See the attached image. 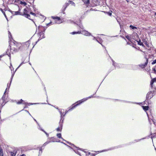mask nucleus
Wrapping results in <instances>:
<instances>
[{
  "mask_svg": "<svg viewBox=\"0 0 156 156\" xmlns=\"http://www.w3.org/2000/svg\"><path fill=\"white\" fill-rule=\"evenodd\" d=\"M156 63V59L154 60L153 62H152V64L153 65Z\"/></svg>",
  "mask_w": 156,
  "mask_h": 156,
  "instance_id": "2f4dec72",
  "label": "nucleus"
},
{
  "mask_svg": "<svg viewBox=\"0 0 156 156\" xmlns=\"http://www.w3.org/2000/svg\"><path fill=\"white\" fill-rule=\"evenodd\" d=\"M145 44L146 45V46L148 47H149V45L148 44H147V41H146L145 42Z\"/></svg>",
  "mask_w": 156,
  "mask_h": 156,
  "instance_id": "72a5a7b5",
  "label": "nucleus"
},
{
  "mask_svg": "<svg viewBox=\"0 0 156 156\" xmlns=\"http://www.w3.org/2000/svg\"><path fill=\"white\" fill-rule=\"evenodd\" d=\"M80 28H81V29L83 28H81V27H80Z\"/></svg>",
  "mask_w": 156,
  "mask_h": 156,
  "instance_id": "c03bdc74",
  "label": "nucleus"
},
{
  "mask_svg": "<svg viewBox=\"0 0 156 156\" xmlns=\"http://www.w3.org/2000/svg\"><path fill=\"white\" fill-rule=\"evenodd\" d=\"M155 15H156V13H155Z\"/></svg>",
  "mask_w": 156,
  "mask_h": 156,
  "instance_id": "49530a36",
  "label": "nucleus"
},
{
  "mask_svg": "<svg viewBox=\"0 0 156 156\" xmlns=\"http://www.w3.org/2000/svg\"><path fill=\"white\" fill-rule=\"evenodd\" d=\"M138 43V44L140 45H141L143 47H144V44H143V43L141 41V40L139 39V41H137Z\"/></svg>",
  "mask_w": 156,
  "mask_h": 156,
  "instance_id": "6ab92c4d",
  "label": "nucleus"
},
{
  "mask_svg": "<svg viewBox=\"0 0 156 156\" xmlns=\"http://www.w3.org/2000/svg\"><path fill=\"white\" fill-rule=\"evenodd\" d=\"M30 41H27L24 43L21 44V50L23 51L27 49L30 46Z\"/></svg>",
  "mask_w": 156,
  "mask_h": 156,
  "instance_id": "20e7f679",
  "label": "nucleus"
},
{
  "mask_svg": "<svg viewBox=\"0 0 156 156\" xmlns=\"http://www.w3.org/2000/svg\"><path fill=\"white\" fill-rule=\"evenodd\" d=\"M155 137H156V134H155L154 136H151L152 139L153 138H155Z\"/></svg>",
  "mask_w": 156,
  "mask_h": 156,
  "instance_id": "e433bc0d",
  "label": "nucleus"
},
{
  "mask_svg": "<svg viewBox=\"0 0 156 156\" xmlns=\"http://www.w3.org/2000/svg\"><path fill=\"white\" fill-rule=\"evenodd\" d=\"M20 3L21 4L23 5L24 6H26L27 5V3L25 2H23L20 1Z\"/></svg>",
  "mask_w": 156,
  "mask_h": 156,
  "instance_id": "5701e85b",
  "label": "nucleus"
},
{
  "mask_svg": "<svg viewBox=\"0 0 156 156\" xmlns=\"http://www.w3.org/2000/svg\"><path fill=\"white\" fill-rule=\"evenodd\" d=\"M60 114H61V118H62L63 117H64L65 114H63V113H62V112H60Z\"/></svg>",
  "mask_w": 156,
  "mask_h": 156,
  "instance_id": "7c9ffc66",
  "label": "nucleus"
},
{
  "mask_svg": "<svg viewBox=\"0 0 156 156\" xmlns=\"http://www.w3.org/2000/svg\"><path fill=\"white\" fill-rule=\"evenodd\" d=\"M52 22H50L49 23H48V24H47V26H49L50 24H52Z\"/></svg>",
  "mask_w": 156,
  "mask_h": 156,
  "instance_id": "f704fd0d",
  "label": "nucleus"
},
{
  "mask_svg": "<svg viewBox=\"0 0 156 156\" xmlns=\"http://www.w3.org/2000/svg\"><path fill=\"white\" fill-rule=\"evenodd\" d=\"M69 2L70 4H71L73 5H75V3L72 1H69Z\"/></svg>",
  "mask_w": 156,
  "mask_h": 156,
  "instance_id": "bb28decb",
  "label": "nucleus"
},
{
  "mask_svg": "<svg viewBox=\"0 0 156 156\" xmlns=\"http://www.w3.org/2000/svg\"><path fill=\"white\" fill-rule=\"evenodd\" d=\"M41 130L43 131L47 135V137L49 136V134L46 133L44 130L43 129H41Z\"/></svg>",
  "mask_w": 156,
  "mask_h": 156,
  "instance_id": "a878e982",
  "label": "nucleus"
},
{
  "mask_svg": "<svg viewBox=\"0 0 156 156\" xmlns=\"http://www.w3.org/2000/svg\"><path fill=\"white\" fill-rule=\"evenodd\" d=\"M71 34L73 35L77 34H81V31L78 32H73L71 33Z\"/></svg>",
  "mask_w": 156,
  "mask_h": 156,
  "instance_id": "4be33fe9",
  "label": "nucleus"
},
{
  "mask_svg": "<svg viewBox=\"0 0 156 156\" xmlns=\"http://www.w3.org/2000/svg\"><path fill=\"white\" fill-rule=\"evenodd\" d=\"M145 44L146 45V46L148 47H149V45L148 44H147V41H146L145 42Z\"/></svg>",
  "mask_w": 156,
  "mask_h": 156,
  "instance_id": "473e14b6",
  "label": "nucleus"
},
{
  "mask_svg": "<svg viewBox=\"0 0 156 156\" xmlns=\"http://www.w3.org/2000/svg\"><path fill=\"white\" fill-rule=\"evenodd\" d=\"M7 88H6V89L5 90V91L4 92V95H3L2 97V98L0 100H2L3 101L4 103H5L6 104L7 102L6 101V96L5 93L6 92Z\"/></svg>",
  "mask_w": 156,
  "mask_h": 156,
  "instance_id": "9d476101",
  "label": "nucleus"
},
{
  "mask_svg": "<svg viewBox=\"0 0 156 156\" xmlns=\"http://www.w3.org/2000/svg\"><path fill=\"white\" fill-rule=\"evenodd\" d=\"M142 108H143V110L146 112V111L148 110L149 107L148 106H142Z\"/></svg>",
  "mask_w": 156,
  "mask_h": 156,
  "instance_id": "f3484780",
  "label": "nucleus"
},
{
  "mask_svg": "<svg viewBox=\"0 0 156 156\" xmlns=\"http://www.w3.org/2000/svg\"><path fill=\"white\" fill-rule=\"evenodd\" d=\"M62 124L61 123L60 124L59 126L56 129V130L57 131H61L62 129Z\"/></svg>",
  "mask_w": 156,
  "mask_h": 156,
  "instance_id": "4468645a",
  "label": "nucleus"
},
{
  "mask_svg": "<svg viewBox=\"0 0 156 156\" xmlns=\"http://www.w3.org/2000/svg\"><path fill=\"white\" fill-rule=\"evenodd\" d=\"M19 8L18 10L17 11H13V14L15 15H20L26 18H30V16L28 15L29 10L28 8H25L23 9V12H20V9L19 8V6H18Z\"/></svg>",
  "mask_w": 156,
  "mask_h": 156,
  "instance_id": "f03ea898",
  "label": "nucleus"
},
{
  "mask_svg": "<svg viewBox=\"0 0 156 156\" xmlns=\"http://www.w3.org/2000/svg\"><path fill=\"white\" fill-rule=\"evenodd\" d=\"M10 153L11 156H15L17 153V151L14 150L13 151L10 152Z\"/></svg>",
  "mask_w": 156,
  "mask_h": 156,
  "instance_id": "a211bd4d",
  "label": "nucleus"
},
{
  "mask_svg": "<svg viewBox=\"0 0 156 156\" xmlns=\"http://www.w3.org/2000/svg\"><path fill=\"white\" fill-rule=\"evenodd\" d=\"M7 86H8V85H9V83H8L7 84Z\"/></svg>",
  "mask_w": 156,
  "mask_h": 156,
  "instance_id": "79ce46f5",
  "label": "nucleus"
},
{
  "mask_svg": "<svg viewBox=\"0 0 156 156\" xmlns=\"http://www.w3.org/2000/svg\"><path fill=\"white\" fill-rule=\"evenodd\" d=\"M154 91H150L148 92L147 94L146 100L145 101L147 102L148 104L151 103L149 102V100L153 97L154 96Z\"/></svg>",
  "mask_w": 156,
  "mask_h": 156,
  "instance_id": "39448f33",
  "label": "nucleus"
},
{
  "mask_svg": "<svg viewBox=\"0 0 156 156\" xmlns=\"http://www.w3.org/2000/svg\"><path fill=\"white\" fill-rule=\"evenodd\" d=\"M82 33H81V34H83L84 35L86 36H90L91 35V34L88 32L86 30H83L82 31Z\"/></svg>",
  "mask_w": 156,
  "mask_h": 156,
  "instance_id": "9b49d317",
  "label": "nucleus"
},
{
  "mask_svg": "<svg viewBox=\"0 0 156 156\" xmlns=\"http://www.w3.org/2000/svg\"><path fill=\"white\" fill-rule=\"evenodd\" d=\"M20 156H26V155L24 154H23L21 155Z\"/></svg>",
  "mask_w": 156,
  "mask_h": 156,
  "instance_id": "ea45409f",
  "label": "nucleus"
},
{
  "mask_svg": "<svg viewBox=\"0 0 156 156\" xmlns=\"http://www.w3.org/2000/svg\"><path fill=\"white\" fill-rule=\"evenodd\" d=\"M49 142H47L45 143L43 145L42 147L43 146H45L46 145L48 144L49 143Z\"/></svg>",
  "mask_w": 156,
  "mask_h": 156,
  "instance_id": "c756f323",
  "label": "nucleus"
},
{
  "mask_svg": "<svg viewBox=\"0 0 156 156\" xmlns=\"http://www.w3.org/2000/svg\"><path fill=\"white\" fill-rule=\"evenodd\" d=\"M10 0H9V2H10V3H11V4H13L12 3V1H11Z\"/></svg>",
  "mask_w": 156,
  "mask_h": 156,
  "instance_id": "58836bf2",
  "label": "nucleus"
},
{
  "mask_svg": "<svg viewBox=\"0 0 156 156\" xmlns=\"http://www.w3.org/2000/svg\"><path fill=\"white\" fill-rule=\"evenodd\" d=\"M80 28H81V29L83 28H81V27H80Z\"/></svg>",
  "mask_w": 156,
  "mask_h": 156,
  "instance_id": "37998d69",
  "label": "nucleus"
},
{
  "mask_svg": "<svg viewBox=\"0 0 156 156\" xmlns=\"http://www.w3.org/2000/svg\"><path fill=\"white\" fill-rule=\"evenodd\" d=\"M10 1H12V3L15 4H16L17 3H20V0H11Z\"/></svg>",
  "mask_w": 156,
  "mask_h": 156,
  "instance_id": "dca6fc26",
  "label": "nucleus"
},
{
  "mask_svg": "<svg viewBox=\"0 0 156 156\" xmlns=\"http://www.w3.org/2000/svg\"><path fill=\"white\" fill-rule=\"evenodd\" d=\"M153 71L154 72V73H156V69L155 68H154L153 69Z\"/></svg>",
  "mask_w": 156,
  "mask_h": 156,
  "instance_id": "c9c22d12",
  "label": "nucleus"
},
{
  "mask_svg": "<svg viewBox=\"0 0 156 156\" xmlns=\"http://www.w3.org/2000/svg\"><path fill=\"white\" fill-rule=\"evenodd\" d=\"M10 51L8 49L6 51V54L10 58L11 52L12 54L16 53L21 50V43L14 41L11 42L9 44Z\"/></svg>",
  "mask_w": 156,
  "mask_h": 156,
  "instance_id": "f257e3e1",
  "label": "nucleus"
},
{
  "mask_svg": "<svg viewBox=\"0 0 156 156\" xmlns=\"http://www.w3.org/2000/svg\"><path fill=\"white\" fill-rule=\"evenodd\" d=\"M5 104V103H4L2 100H0V110Z\"/></svg>",
  "mask_w": 156,
  "mask_h": 156,
  "instance_id": "2eb2a0df",
  "label": "nucleus"
},
{
  "mask_svg": "<svg viewBox=\"0 0 156 156\" xmlns=\"http://www.w3.org/2000/svg\"><path fill=\"white\" fill-rule=\"evenodd\" d=\"M108 14L110 16H111L112 15V13L111 12H108Z\"/></svg>",
  "mask_w": 156,
  "mask_h": 156,
  "instance_id": "4c0bfd02",
  "label": "nucleus"
},
{
  "mask_svg": "<svg viewBox=\"0 0 156 156\" xmlns=\"http://www.w3.org/2000/svg\"><path fill=\"white\" fill-rule=\"evenodd\" d=\"M155 81L156 82V78H154L151 80L150 82V86L152 88H153V84Z\"/></svg>",
  "mask_w": 156,
  "mask_h": 156,
  "instance_id": "ddd939ff",
  "label": "nucleus"
},
{
  "mask_svg": "<svg viewBox=\"0 0 156 156\" xmlns=\"http://www.w3.org/2000/svg\"><path fill=\"white\" fill-rule=\"evenodd\" d=\"M28 15H29L30 18H27L29 20L33 21V20L36 16V14L31 12H29V11Z\"/></svg>",
  "mask_w": 156,
  "mask_h": 156,
  "instance_id": "6e6552de",
  "label": "nucleus"
},
{
  "mask_svg": "<svg viewBox=\"0 0 156 156\" xmlns=\"http://www.w3.org/2000/svg\"><path fill=\"white\" fill-rule=\"evenodd\" d=\"M38 28L39 31H40L39 32L40 34H41L40 35V36H42V37L41 38V39L42 38H44V34L43 32L45 30L44 27L42 26H39Z\"/></svg>",
  "mask_w": 156,
  "mask_h": 156,
  "instance_id": "0eeeda50",
  "label": "nucleus"
},
{
  "mask_svg": "<svg viewBox=\"0 0 156 156\" xmlns=\"http://www.w3.org/2000/svg\"><path fill=\"white\" fill-rule=\"evenodd\" d=\"M90 0H87L86 1H85L84 2V3L85 4H88L90 3Z\"/></svg>",
  "mask_w": 156,
  "mask_h": 156,
  "instance_id": "cd10ccee",
  "label": "nucleus"
},
{
  "mask_svg": "<svg viewBox=\"0 0 156 156\" xmlns=\"http://www.w3.org/2000/svg\"><path fill=\"white\" fill-rule=\"evenodd\" d=\"M130 27H131V28H132V29H137V28H136V27L133 26L132 25H130Z\"/></svg>",
  "mask_w": 156,
  "mask_h": 156,
  "instance_id": "c85d7f7f",
  "label": "nucleus"
},
{
  "mask_svg": "<svg viewBox=\"0 0 156 156\" xmlns=\"http://www.w3.org/2000/svg\"><path fill=\"white\" fill-rule=\"evenodd\" d=\"M51 18L55 20L56 23H59L61 22L62 20L59 17L52 16Z\"/></svg>",
  "mask_w": 156,
  "mask_h": 156,
  "instance_id": "1a4fd4ad",
  "label": "nucleus"
},
{
  "mask_svg": "<svg viewBox=\"0 0 156 156\" xmlns=\"http://www.w3.org/2000/svg\"><path fill=\"white\" fill-rule=\"evenodd\" d=\"M87 98H83L81 100L78 101L74 104H73L71 106V108L69 109L67 111V112L72 111L77 106L80 105L82 103H83V102L87 100Z\"/></svg>",
  "mask_w": 156,
  "mask_h": 156,
  "instance_id": "7ed1b4c3",
  "label": "nucleus"
},
{
  "mask_svg": "<svg viewBox=\"0 0 156 156\" xmlns=\"http://www.w3.org/2000/svg\"><path fill=\"white\" fill-rule=\"evenodd\" d=\"M9 34H10V32H9Z\"/></svg>",
  "mask_w": 156,
  "mask_h": 156,
  "instance_id": "a18cd8bd",
  "label": "nucleus"
},
{
  "mask_svg": "<svg viewBox=\"0 0 156 156\" xmlns=\"http://www.w3.org/2000/svg\"><path fill=\"white\" fill-rule=\"evenodd\" d=\"M69 4H70L69 3V2H68V3H65V5L64 6V9L63 10V11H64L65 10V9H66V8L69 5Z\"/></svg>",
  "mask_w": 156,
  "mask_h": 156,
  "instance_id": "aec40b11",
  "label": "nucleus"
},
{
  "mask_svg": "<svg viewBox=\"0 0 156 156\" xmlns=\"http://www.w3.org/2000/svg\"><path fill=\"white\" fill-rule=\"evenodd\" d=\"M57 137L59 138H62L61 134L60 133L57 134Z\"/></svg>",
  "mask_w": 156,
  "mask_h": 156,
  "instance_id": "b1692460",
  "label": "nucleus"
},
{
  "mask_svg": "<svg viewBox=\"0 0 156 156\" xmlns=\"http://www.w3.org/2000/svg\"><path fill=\"white\" fill-rule=\"evenodd\" d=\"M142 62L144 63L139 65V66L141 68L143 69L147 66L148 63V59L147 58H145L143 59Z\"/></svg>",
  "mask_w": 156,
  "mask_h": 156,
  "instance_id": "423d86ee",
  "label": "nucleus"
},
{
  "mask_svg": "<svg viewBox=\"0 0 156 156\" xmlns=\"http://www.w3.org/2000/svg\"><path fill=\"white\" fill-rule=\"evenodd\" d=\"M0 11L2 12L4 16H5V17H6V15L5 14V12H4V11H6V10L5 9H4V10L2 8H0Z\"/></svg>",
  "mask_w": 156,
  "mask_h": 156,
  "instance_id": "412c9836",
  "label": "nucleus"
},
{
  "mask_svg": "<svg viewBox=\"0 0 156 156\" xmlns=\"http://www.w3.org/2000/svg\"><path fill=\"white\" fill-rule=\"evenodd\" d=\"M16 103L17 104H25V105H27V104H28L25 102L22 99L16 102Z\"/></svg>",
  "mask_w": 156,
  "mask_h": 156,
  "instance_id": "f8f14e48",
  "label": "nucleus"
},
{
  "mask_svg": "<svg viewBox=\"0 0 156 156\" xmlns=\"http://www.w3.org/2000/svg\"><path fill=\"white\" fill-rule=\"evenodd\" d=\"M40 151H42V147L40 149Z\"/></svg>",
  "mask_w": 156,
  "mask_h": 156,
  "instance_id": "a19ab883",
  "label": "nucleus"
},
{
  "mask_svg": "<svg viewBox=\"0 0 156 156\" xmlns=\"http://www.w3.org/2000/svg\"><path fill=\"white\" fill-rule=\"evenodd\" d=\"M126 37L129 41H130L131 38L129 35H127L126 36Z\"/></svg>",
  "mask_w": 156,
  "mask_h": 156,
  "instance_id": "393cba45",
  "label": "nucleus"
}]
</instances>
